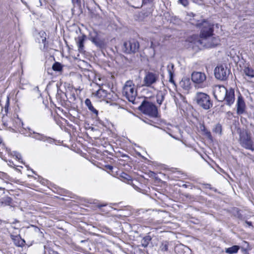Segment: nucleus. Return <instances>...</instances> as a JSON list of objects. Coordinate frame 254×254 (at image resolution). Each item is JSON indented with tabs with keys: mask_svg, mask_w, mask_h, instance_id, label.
Instances as JSON below:
<instances>
[{
	"mask_svg": "<svg viewBox=\"0 0 254 254\" xmlns=\"http://www.w3.org/2000/svg\"><path fill=\"white\" fill-rule=\"evenodd\" d=\"M152 13V10L151 9H149V10L146 13H144V15L147 16L148 15H150Z\"/></svg>",
	"mask_w": 254,
	"mask_h": 254,
	"instance_id": "38",
	"label": "nucleus"
},
{
	"mask_svg": "<svg viewBox=\"0 0 254 254\" xmlns=\"http://www.w3.org/2000/svg\"><path fill=\"white\" fill-rule=\"evenodd\" d=\"M194 25L200 28V39L208 38L212 36L214 24L206 20H202L201 22H192Z\"/></svg>",
	"mask_w": 254,
	"mask_h": 254,
	"instance_id": "2",
	"label": "nucleus"
},
{
	"mask_svg": "<svg viewBox=\"0 0 254 254\" xmlns=\"http://www.w3.org/2000/svg\"><path fill=\"white\" fill-rule=\"evenodd\" d=\"M1 139L0 138V143H1Z\"/></svg>",
	"mask_w": 254,
	"mask_h": 254,
	"instance_id": "49",
	"label": "nucleus"
},
{
	"mask_svg": "<svg viewBox=\"0 0 254 254\" xmlns=\"http://www.w3.org/2000/svg\"><path fill=\"white\" fill-rule=\"evenodd\" d=\"M107 91L102 89H98L95 93V96H97L99 98L105 97L107 96Z\"/></svg>",
	"mask_w": 254,
	"mask_h": 254,
	"instance_id": "26",
	"label": "nucleus"
},
{
	"mask_svg": "<svg viewBox=\"0 0 254 254\" xmlns=\"http://www.w3.org/2000/svg\"><path fill=\"white\" fill-rule=\"evenodd\" d=\"M169 242L165 241L161 244L159 247V249L161 252H167L168 250Z\"/></svg>",
	"mask_w": 254,
	"mask_h": 254,
	"instance_id": "27",
	"label": "nucleus"
},
{
	"mask_svg": "<svg viewBox=\"0 0 254 254\" xmlns=\"http://www.w3.org/2000/svg\"><path fill=\"white\" fill-rule=\"evenodd\" d=\"M40 36L41 38V41L43 43H44L46 40V34L44 31H41L39 33Z\"/></svg>",
	"mask_w": 254,
	"mask_h": 254,
	"instance_id": "33",
	"label": "nucleus"
},
{
	"mask_svg": "<svg viewBox=\"0 0 254 254\" xmlns=\"http://www.w3.org/2000/svg\"><path fill=\"white\" fill-rule=\"evenodd\" d=\"M122 93L128 101L134 103L137 96V90L132 81L128 80L125 83Z\"/></svg>",
	"mask_w": 254,
	"mask_h": 254,
	"instance_id": "5",
	"label": "nucleus"
},
{
	"mask_svg": "<svg viewBox=\"0 0 254 254\" xmlns=\"http://www.w3.org/2000/svg\"><path fill=\"white\" fill-rule=\"evenodd\" d=\"M71 1L73 4H77V5H79L80 3V0H71Z\"/></svg>",
	"mask_w": 254,
	"mask_h": 254,
	"instance_id": "36",
	"label": "nucleus"
},
{
	"mask_svg": "<svg viewBox=\"0 0 254 254\" xmlns=\"http://www.w3.org/2000/svg\"><path fill=\"white\" fill-rule=\"evenodd\" d=\"M213 131L216 133L220 134L222 131V127L220 124H217L213 129Z\"/></svg>",
	"mask_w": 254,
	"mask_h": 254,
	"instance_id": "30",
	"label": "nucleus"
},
{
	"mask_svg": "<svg viewBox=\"0 0 254 254\" xmlns=\"http://www.w3.org/2000/svg\"><path fill=\"white\" fill-rule=\"evenodd\" d=\"M200 128L201 130L203 132L204 134L208 139L211 140H212V136L211 135V132L207 129L203 124H200Z\"/></svg>",
	"mask_w": 254,
	"mask_h": 254,
	"instance_id": "20",
	"label": "nucleus"
},
{
	"mask_svg": "<svg viewBox=\"0 0 254 254\" xmlns=\"http://www.w3.org/2000/svg\"><path fill=\"white\" fill-rule=\"evenodd\" d=\"M158 76L154 73L148 72L144 77L143 86L150 87L158 80Z\"/></svg>",
	"mask_w": 254,
	"mask_h": 254,
	"instance_id": "12",
	"label": "nucleus"
},
{
	"mask_svg": "<svg viewBox=\"0 0 254 254\" xmlns=\"http://www.w3.org/2000/svg\"><path fill=\"white\" fill-rule=\"evenodd\" d=\"M175 252L177 254H191V251L189 247L181 244L177 245L175 247Z\"/></svg>",
	"mask_w": 254,
	"mask_h": 254,
	"instance_id": "14",
	"label": "nucleus"
},
{
	"mask_svg": "<svg viewBox=\"0 0 254 254\" xmlns=\"http://www.w3.org/2000/svg\"><path fill=\"white\" fill-rule=\"evenodd\" d=\"M239 217L240 218H241V215H239Z\"/></svg>",
	"mask_w": 254,
	"mask_h": 254,
	"instance_id": "48",
	"label": "nucleus"
},
{
	"mask_svg": "<svg viewBox=\"0 0 254 254\" xmlns=\"http://www.w3.org/2000/svg\"><path fill=\"white\" fill-rule=\"evenodd\" d=\"M22 131H23L22 130H21V131H20V132H22V133H23V134H25V132H22Z\"/></svg>",
	"mask_w": 254,
	"mask_h": 254,
	"instance_id": "47",
	"label": "nucleus"
},
{
	"mask_svg": "<svg viewBox=\"0 0 254 254\" xmlns=\"http://www.w3.org/2000/svg\"><path fill=\"white\" fill-rule=\"evenodd\" d=\"M174 65L172 63H169L167 65V70L169 74H174Z\"/></svg>",
	"mask_w": 254,
	"mask_h": 254,
	"instance_id": "31",
	"label": "nucleus"
},
{
	"mask_svg": "<svg viewBox=\"0 0 254 254\" xmlns=\"http://www.w3.org/2000/svg\"><path fill=\"white\" fill-rule=\"evenodd\" d=\"M52 68L54 71H61L63 69V66L60 63L56 62L53 65Z\"/></svg>",
	"mask_w": 254,
	"mask_h": 254,
	"instance_id": "28",
	"label": "nucleus"
},
{
	"mask_svg": "<svg viewBox=\"0 0 254 254\" xmlns=\"http://www.w3.org/2000/svg\"><path fill=\"white\" fill-rule=\"evenodd\" d=\"M139 48V43L136 39H131L125 42L123 45V50L127 54H134L137 52Z\"/></svg>",
	"mask_w": 254,
	"mask_h": 254,
	"instance_id": "9",
	"label": "nucleus"
},
{
	"mask_svg": "<svg viewBox=\"0 0 254 254\" xmlns=\"http://www.w3.org/2000/svg\"><path fill=\"white\" fill-rule=\"evenodd\" d=\"M191 80L200 87H205L206 84V75L204 72L194 71L191 73Z\"/></svg>",
	"mask_w": 254,
	"mask_h": 254,
	"instance_id": "10",
	"label": "nucleus"
},
{
	"mask_svg": "<svg viewBox=\"0 0 254 254\" xmlns=\"http://www.w3.org/2000/svg\"><path fill=\"white\" fill-rule=\"evenodd\" d=\"M189 16H192V18H190V23L192 24V25H194L193 23H192V22H201V21L203 19H200V20H198V19H196V18H194V17L195 16V15L193 13H190V14H188Z\"/></svg>",
	"mask_w": 254,
	"mask_h": 254,
	"instance_id": "32",
	"label": "nucleus"
},
{
	"mask_svg": "<svg viewBox=\"0 0 254 254\" xmlns=\"http://www.w3.org/2000/svg\"><path fill=\"white\" fill-rule=\"evenodd\" d=\"M139 109L144 114L151 117H157L158 111L156 106L151 102L144 101L139 107Z\"/></svg>",
	"mask_w": 254,
	"mask_h": 254,
	"instance_id": "6",
	"label": "nucleus"
},
{
	"mask_svg": "<svg viewBox=\"0 0 254 254\" xmlns=\"http://www.w3.org/2000/svg\"><path fill=\"white\" fill-rule=\"evenodd\" d=\"M211 185L210 184H206V188H209L210 189H211V188L210 187Z\"/></svg>",
	"mask_w": 254,
	"mask_h": 254,
	"instance_id": "43",
	"label": "nucleus"
},
{
	"mask_svg": "<svg viewBox=\"0 0 254 254\" xmlns=\"http://www.w3.org/2000/svg\"><path fill=\"white\" fill-rule=\"evenodd\" d=\"M246 223L248 224L249 226H251L252 223L251 222L246 221Z\"/></svg>",
	"mask_w": 254,
	"mask_h": 254,
	"instance_id": "44",
	"label": "nucleus"
},
{
	"mask_svg": "<svg viewBox=\"0 0 254 254\" xmlns=\"http://www.w3.org/2000/svg\"><path fill=\"white\" fill-rule=\"evenodd\" d=\"M246 109V104L243 97L241 95L238 96L237 101V113L238 115L243 114Z\"/></svg>",
	"mask_w": 254,
	"mask_h": 254,
	"instance_id": "13",
	"label": "nucleus"
},
{
	"mask_svg": "<svg viewBox=\"0 0 254 254\" xmlns=\"http://www.w3.org/2000/svg\"><path fill=\"white\" fill-rule=\"evenodd\" d=\"M187 85L186 86L185 88L186 89H188L189 88V80L187 81Z\"/></svg>",
	"mask_w": 254,
	"mask_h": 254,
	"instance_id": "40",
	"label": "nucleus"
},
{
	"mask_svg": "<svg viewBox=\"0 0 254 254\" xmlns=\"http://www.w3.org/2000/svg\"><path fill=\"white\" fill-rule=\"evenodd\" d=\"M169 74V81L171 82V83H172L173 84H175V81L173 79V77H174V74Z\"/></svg>",
	"mask_w": 254,
	"mask_h": 254,
	"instance_id": "35",
	"label": "nucleus"
},
{
	"mask_svg": "<svg viewBox=\"0 0 254 254\" xmlns=\"http://www.w3.org/2000/svg\"><path fill=\"white\" fill-rule=\"evenodd\" d=\"M179 2L184 6H186L188 4V0H179Z\"/></svg>",
	"mask_w": 254,
	"mask_h": 254,
	"instance_id": "34",
	"label": "nucleus"
},
{
	"mask_svg": "<svg viewBox=\"0 0 254 254\" xmlns=\"http://www.w3.org/2000/svg\"><path fill=\"white\" fill-rule=\"evenodd\" d=\"M86 38V36L83 35L81 36H79L77 38L78 41H77V45L78 48V51L80 53L84 51V43Z\"/></svg>",
	"mask_w": 254,
	"mask_h": 254,
	"instance_id": "16",
	"label": "nucleus"
},
{
	"mask_svg": "<svg viewBox=\"0 0 254 254\" xmlns=\"http://www.w3.org/2000/svg\"><path fill=\"white\" fill-rule=\"evenodd\" d=\"M151 240V237L150 236H146L141 240V245L144 248H146L148 246L149 242Z\"/></svg>",
	"mask_w": 254,
	"mask_h": 254,
	"instance_id": "25",
	"label": "nucleus"
},
{
	"mask_svg": "<svg viewBox=\"0 0 254 254\" xmlns=\"http://www.w3.org/2000/svg\"><path fill=\"white\" fill-rule=\"evenodd\" d=\"M239 249V246H233L231 247L226 249L225 252L229 254H236L238 252Z\"/></svg>",
	"mask_w": 254,
	"mask_h": 254,
	"instance_id": "23",
	"label": "nucleus"
},
{
	"mask_svg": "<svg viewBox=\"0 0 254 254\" xmlns=\"http://www.w3.org/2000/svg\"><path fill=\"white\" fill-rule=\"evenodd\" d=\"M12 239L13 240L15 245L17 247H23L25 244V241L22 239L19 236H11Z\"/></svg>",
	"mask_w": 254,
	"mask_h": 254,
	"instance_id": "19",
	"label": "nucleus"
},
{
	"mask_svg": "<svg viewBox=\"0 0 254 254\" xmlns=\"http://www.w3.org/2000/svg\"><path fill=\"white\" fill-rule=\"evenodd\" d=\"M239 142L241 146L247 149L254 151L253 142L250 134L247 131H240Z\"/></svg>",
	"mask_w": 254,
	"mask_h": 254,
	"instance_id": "8",
	"label": "nucleus"
},
{
	"mask_svg": "<svg viewBox=\"0 0 254 254\" xmlns=\"http://www.w3.org/2000/svg\"><path fill=\"white\" fill-rule=\"evenodd\" d=\"M90 40L98 47H102L103 45V42L97 37H91Z\"/></svg>",
	"mask_w": 254,
	"mask_h": 254,
	"instance_id": "21",
	"label": "nucleus"
},
{
	"mask_svg": "<svg viewBox=\"0 0 254 254\" xmlns=\"http://www.w3.org/2000/svg\"><path fill=\"white\" fill-rule=\"evenodd\" d=\"M9 103V98H7L3 110H2L1 112V114L2 115V122L3 125L6 127L9 128H12L13 127H19L21 126H23V124L19 118H17L14 120L10 119L9 122L6 121V116L8 113Z\"/></svg>",
	"mask_w": 254,
	"mask_h": 254,
	"instance_id": "3",
	"label": "nucleus"
},
{
	"mask_svg": "<svg viewBox=\"0 0 254 254\" xmlns=\"http://www.w3.org/2000/svg\"><path fill=\"white\" fill-rule=\"evenodd\" d=\"M0 190H4V188H2V187H0Z\"/></svg>",
	"mask_w": 254,
	"mask_h": 254,
	"instance_id": "46",
	"label": "nucleus"
},
{
	"mask_svg": "<svg viewBox=\"0 0 254 254\" xmlns=\"http://www.w3.org/2000/svg\"><path fill=\"white\" fill-rule=\"evenodd\" d=\"M197 104L205 110H208L212 106V103L209 96L205 93L199 92L195 96Z\"/></svg>",
	"mask_w": 254,
	"mask_h": 254,
	"instance_id": "7",
	"label": "nucleus"
},
{
	"mask_svg": "<svg viewBox=\"0 0 254 254\" xmlns=\"http://www.w3.org/2000/svg\"><path fill=\"white\" fill-rule=\"evenodd\" d=\"M107 168L110 170H112L113 168V166H111V165H108L106 166Z\"/></svg>",
	"mask_w": 254,
	"mask_h": 254,
	"instance_id": "41",
	"label": "nucleus"
},
{
	"mask_svg": "<svg viewBox=\"0 0 254 254\" xmlns=\"http://www.w3.org/2000/svg\"><path fill=\"white\" fill-rule=\"evenodd\" d=\"M244 72L246 76L250 78L254 77V69L252 67H247L244 69Z\"/></svg>",
	"mask_w": 254,
	"mask_h": 254,
	"instance_id": "22",
	"label": "nucleus"
},
{
	"mask_svg": "<svg viewBox=\"0 0 254 254\" xmlns=\"http://www.w3.org/2000/svg\"><path fill=\"white\" fill-rule=\"evenodd\" d=\"M132 186L134 188V189L138 191H139V190H140V189L138 187H136V186H134V185H132Z\"/></svg>",
	"mask_w": 254,
	"mask_h": 254,
	"instance_id": "42",
	"label": "nucleus"
},
{
	"mask_svg": "<svg viewBox=\"0 0 254 254\" xmlns=\"http://www.w3.org/2000/svg\"><path fill=\"white\" fill-rule=\"evenodd\" d=\"M119 177L121 181L131 185L132 180V177L130 175L125 172H122L120 174Z\"/></svg>",
	"mask_w": 254,
	"mask_h": 254,
	"instance_id": "18",
	"label": "nucleus"
},
{
	"mask_svg": "<svg viewBox=\"0 0 254 254\" xmlns=\"http://www.w3.org/2000/svg\"><path fill=\"white\" fill-rule=\"evenodd\" d=\"M28 130L29 132L27 133V134H26V136L31 137L40 141H45L46 140V137L43 134L36 133L34 131L32 132L30 128H28Z\"/></svg>",
	"mask_w": 254,
	"mask_h": 254,
	"instance_id": "15",
	"label": "nucleus"
},
{
	"mask_svg": "<svg viewBox=\"0 0 254 254\" xmlns=\"http://www.w3.org/2000/svg\"><path fill=\"white\" fill-rule=\"evenodd\" d=\"M213 95L218 101H224L229 106H231L235 101V91L232 88L228 90L224 86L216 85L214 88Z\"/></svg>",
	"mask_w": 254,
	"mask_h": 254,
	"instance_id": "1",
	"label": "nucleus"
},
{
	"mask_svg": "<svg viewBox=\"0 0 254 254\" xmlns=\"http://www.w3.org/2000/svg\"><path fill=\"white\" fill-rule=\"evenodd\" d=\"M165 93L160 91L157 92L156 95V101L158 104L161 105L164 99Z\"/></svg>",
	"mask_w": 254,
	"mask_h": 254,
	"instance_id": "24",
	"label": "nucleus"
},
{
	"mask_svg": "<svg viewBox=\"0 0 254 254\" xmlns=\"http://www.w3.org/2000/svg\"><path fill=\"white\" fill-rule=\"evenodd\" d=\"M106 205V204H104V205H99V207H101L102 206H105Z\"/></svg>",
	"mask_w": 254,
	"mask_h": 254,
	"instance_id": "45",
	"label": "nucleus"
},
{
	"mask_svg": "<svg viewBox=\"0 0 254 254\" xmlns=\"http://www.w3.org/2000/svg\"><path fill=\"white\" fill-rule=\"evenodd\" d=\"M16 157L19 161H20L21 159V156L19 153H17V154L16 155Z\"/></svg>",
	"mask_w": 254,
	"mask_h": 254,
	"instance_id": "39",
	"label": "nucleus"
},
{
	"mask_svg": "<svg viewBox=\"0 0 254 254\" xmlns=\"http://www.w3.org/2000/svg\"><path fill=\"white\" fill-rule=\"evenodd\" d=\"M153 0H141L142 4H145L147 2L152 1Z\"/></svg>",
	"mask_w": 254,
	"mask_h": 254,
	"instance_id": "37",
	"label": "nucleus"
},
{
	"mask_svg": "<svg viewBox=\"0 0 254 254\" xmlns=\"http://www.w3.org/2000/svg\"><path fill=\"white\" fill-rule=\"evenodd\" d=\"M12 198L7 196L3 198L1 203L5 205H10L12 203Z\"/></svg>",
	"mask_w": 254,
	"mask_h": 254,
	"instance_id": "29",
	"label": "nucleus"
},
{
	"mask_svg": "<svg viewBox=\"0 0 254 254\" xmlns=\"http://www.w3.org/2000/svg\"><path fill=\"white\" fill-rule=\"evenodd\" d=\"M189 41L197 46H202L207 48L214 47L219 43L218 39L212 36L208 38L200 39L198 36L193 35L189 38Z\"/></svg>",
	"mask_w": 254,
	"mask_h": 254,
	"instance_id": "4",
	"label": "nucleus"
},
{
	"mask_svg": "<svg viewBox=\"0 0 254 254\" xmlns=\"http://www.w3.org/2000/svg\"><path fill=\"white\" fill-rule=\"evenodd\" d=\"M229 73V70L226 67H224L223 65L217 66L214 71L216 78L222 80H226Z\"/></svg>",
	"mask_w": 254,
	"mask_h": 254,
	"instance_id": "11",
	"label": "nucleus"
},
{
	"mask_svg": "<svg viewBox=\"0 0 254 254\" xmlns=\"http://www.w3.org/2000/svg\"><path fill=\"white\" fill-rule=\"evenodd\" d=\"M85 104L88 109L92 113L95 118L98 116V111L92 106L91 102L89 99H86L85 101Z\"/></svg>",
	"mask_w": 254,
	"mask_h": 254,
	"instance_id": "17",
	"label": "nucleus"
}]
</instances>
